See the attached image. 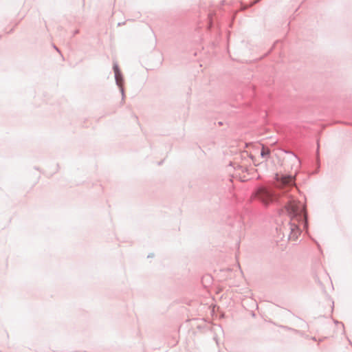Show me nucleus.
Returning <instances> with one entry per match:
<instances>
[{"mask_svg":"<svg viewBox=\"0 0 352 352\" xmlns=\"http://www.w3.org/2000/svg\"><path fill=\"white\" fill-rule=\"evenodd\" d=\"M270 154V151L268 148L263 146L261 152V157L263 159V162H266Z\"/></svg>","mask_w":352,"mask_h":352,"instance_id":"39448f33","label":"nucleus"},{"mask_svg":"<svg viewBox=\"0 0 352 352\" xmlns=\"http://www.w3.org/2000/svg\"><path fill=\"white\" fill-rule=\"evenodd\" d=\"M247 169L245 168H243L241 166H239L235 170V175L238 177L241 180L245 181L247 180L248 175L246 174Z\"/></svg>","mask_w":352,"mask_h":352,"instance_id":"20e7f679","label":"nucleus"},{"mask_svg":"<svg viewBox=\"0 0 352 352\" xmlns=\"http://www.w3.org/2000/svg\"><path fill=\"white\" fill-rule=\"evenodd\" d=\"M256 197L264 204H268L272 201L274 197L272 192L266 188H260L256 194Z\"/></svg>","mask_w":352,"mask_h":352,"instance_id":"f03ea898","label":"nucleus"},{"mask_svg":"<svg viewBox=\"0 0 352 352\" xmlns=\"http://www.w3.org/2000/svg\"><path fill=\"white\" fill-rule=\"evenodd\" d=\"M288 212L293 217H300L303 215L306 217L305 206L296 201H291L287 206Z\"/></svg>","mask_w":352,"mask_h":352,"instance_id":"f257e3e1","label":"nucleus"},{"mask_svg":"<svg viewBox=\"0 0 352 352\" xmlns=\"http://www.w3.org/2000/svg\"><path fill=\"white\" fill-rule=\"evenodd\" d=\"M277 181L280 182V187L283 186H292L294 184V177L292 176L277 177Z\"/></svg>","mask_w":352,"mask_h":352,"instance_id":"7ed1b4c3","label":"nucleus"}]
</instances>
